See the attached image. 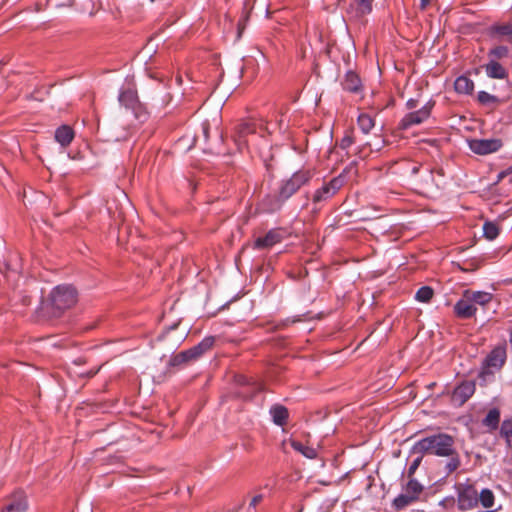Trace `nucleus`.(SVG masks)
Here are the masks:
<instances>
[{
    "mask_svg": "<svg viewBox=\"0 0 512 512\" xmlns=\"http://www.w3.org/2000/svg\"><path fill=\"white\" fill-rule=\"evenodd\" d=\"M485 71L488 77L494 79H505L508 76L506 69L494 60L485 65Z\"/></svg>",
    "mask_w": 512,
    "mask_h": 512,
    "instance_id": "obj_17",
    "label": "nucleus"
},
{
    "mask_svg": "<svg viewBox=\"0 0 512 512\" xmlns=\"http://www.w3.org/2000/svg\"><path fill=\"white\" fill-rule=\"evenodd\" d=\"M353 143L354 138L350 133H348L341 139L339 146L341 149L345 150L349 148Z\"/></svg>",
    "mask_w": 512,
    "mask_h": 512,
    "instance_id": "obj_37",
    "label": "nucleus"
},
{
    "mask_svg": "<svg viewBox=\"0 0 512 512\" xmlns=\"http://www.w3.org/2000/svg\"><path fill=\"white\" fill-rule=\"evenodd\" d=\"M468 144L471 151L478 155L497 152L503 145L502 140L499 138L471 139Z\"/></svg>",
    "mask_w": 512,
    "mask_h": 512,
    "instance_id": "obj_8",
    "label": "nucleus"
},
{
    "mask_svg": "<svg viewBox=\"0 0 512 512\" xmlns=\"http://www.w3.org/2000/svg\"><path fill=\"white\" fill-rule=\"evenodd\" d=\"M507 169L499 174V179L503 178L504 176L508 175Z\"/></svg>",
    "mask_w": 512,
    "mask_h": 512,
    "instance_id": "obj_43",
    "label": "nucleus"
},
{
    "mask_svg": "<svg viewBox=\"0 0 512 512\" xmlns=\"http://www.w3.org/2000/svg\"><path fill=\"white\" fill-rule=\"evenodd\" d=\"M477 99L480 104L487 106L498 103V98L486 91H480L478 93Z\"/></svg>",
    "mask_w": 512,
    "mask_h": 512,
    "instance_id": "obj_32",
    "label": "nucleus"
},
{
    "mask_svg": "<svg viewBox=\"0 0 512 512\" xmlns=\"http://www.w3.org/2000/svg\"><path fill=\"white\" fill-rule=\"evenodd\" d=\"M203 131H204L205 136L207 137L208 127L206 125L203 126Z\"/></svg>",
    "mask_w": 512,
    "mask_h": 512,
    "instance_id": "obj_44",
    "label": "nucleus"
},
{
    "mask_svg": "<svg viewBox=\"0 0 512 512\" xmlns=\"http://www.w3.org/2000/svg\"><path fill=\"white\" fill-rule=\"evenodd\" d=\"M358 126L364 134H368L375 126V122L370 115L362 113L358 116Z\"/></svg>",
    "mask_w": 512,
    "mask_h": 512,
    "instance_id": "obj_25",
    "label": "nucleus"
},
{
    "mask_svg": "<svg viewBox=\"0 0 512 512\" xmlns=\"http://www.w3.org/2000/svg\"><path fill=\"white\" fill-rule=\"evenodd\" d=\"M464 292L470 298L475 307H477V305L485 306L492 300V294L488 292L472 290H465Z\"/></svg>",
    "mask_w": 512,
    "mask_h": 512,
    "instance_id": "obj_18",
    "label": "nucleus"
},
{
    "mask_svg": "<svg viewBox=\"0 0 512 512\" xmlns=\"http://www.w3.org/2000/svg\"><path fill=\"white\" fill-rule=\"evenodd\" d=\"M419 169H420V166H413L412 169H411V173L412 174H417L419 172Z\"/></svg>",
    "mask_w": 512,
    "mask_h": 512,
    "instance_id": "obj_41",
    "label": "nucleus"
},
{
    "mask_svg": "<svg viewBox=\"0 0 512 512\" xmlns=\"http://www.w3.org/2000/svg\"><path fill=\"white\" fill-rule=\"evenodd\" d=\"M454 451L453 437L443 433L420 439L412 447L414 453H426L440 457L451 455Z\"/></svg>",
    "mask_w": 512,
    "mask_h": 512,
    "instance_id": "obj_1",
    "label": "nucleus"
},
{
    "mask_svg": "<svg viewBox=\"0 0 512 512\" xmlns=\"http://www.w3.org/2000/svg\"><path fill=\"white\" fill-rule=\"evenodd\" d=\"M434 104L435 103L433 101H428L420 109L406 114L401 120V128L408 129L411 126L423 123L430 117Z\"/></svg>",
    "mask_w": 512,
    "mask_h": 512,
    "instance_id": "obj_7",
    "label": "nucleus"
},
{
    "mask_svg": "<svg viewBox=\"0 0 512 512\" xmlns=\"http://www.w3.org/2000/svg\"><path fill=\"white\" fill-rule=\"evenodd\" d=\"M422 461V456H418L417 458H415L412 463L410 464L409 468H408V471H407V475H408V478H412L414 473L416 472V470L418 469L420 463Z\"/></svg>",
    "mask_w": 512,
    "mask_h": 512,
    "instance_id": "obj_36",
    "label": "nucleus"
},
{
    "mask_svg": "<svg viewBox=\"0 0 512 512\" xmlns=\"http://www.w3.org/2000/svg\"><path fill=\"white\" fill-rule=\"evenodd\" d=\"M128 95V93L124 92V93H121L120 96H119V100L120 102L123 101V99Z\"/></svg>",
    "mask_w": 512,
    "mask_h": 512,
    "instance_id": "obj_42",
    "label": "nucleus"
},
{
    "mask_svg": "<svg viewBox=\"0 0 512 512\" xmlns=\"http://www.w3.org/2000/svg\"><path fill=\"white\" fill-rule=\"evenodd\" d=\"M501 434L505 437L508 446L512 448V420H505L502 423Z\"/></svg>",
    "mask_w": 512,
    "mask_h": 512,
    "instance_id": "obj_33",
    "label": "nucleus"
},
{
    "mask_svg": "<svg viewBox=\"0 0 512 512\" xmlns=\"http://www.w3.org/2000/svg\"><path fill=\"white\" fill-rule=\"evenodd\" d=\"M475 392L473 381H464L452 392L451 401L455 406H462Z\"/></svg>",
    "mask_w": 512,
    "mask_h": 512,
    "instance_id": "obj_10",
    "label": "nucleus"
},
{
    "mask_svg": "<svg viewBox=\"0 0 512 512\" xmlns=\"http://www.w3.org/2000/svg\"><path fill=\"white\" fill-rule=\"evenodd\" d=\"M27 509V502L24 496L18 495L11 503L5 506L2 512H24Z\"/></svg>",
    "mask_w": 512,
    "mask_h": 512,
    "instance_id": "obj_22",
    "label": "nucleus"
},
{
    "mask_svg": "<svg viewBox=\"0 0 512 512\" xmlns=\"http://www.w3.org/2000/svg\"><path fill=\"white\" fill-rule=\"evenodd\" d=\"M312 175L311 170L301 169L296 171L289 179L283 181L280 186L283 198L289 199L292 197L302 186L309 183Z\"/></svg>",
    "mask_w": 512,
    "mask_h": 512,
    "instance_id": "obj_4",
    "label": "nucleus"
},
{
    "mask_svg": "<svg viewBox=\"0 0 512 512\" xmlns=\"http://www.w3.org/2000/svg\"><path fill=\"white\" fill-rule=\"evenodd\" d=\"M342 185L343 179L339 176L331 179L329 182L324 183L320 188H318L312 197L314 204L313 212H317L319 210L318 204L332 198L340 190Z\"/></svg>",
    "mask_w": 512,
    "mask_h": 512,
    "instance_id": "obj_6",
    "label": "nucleus"
},
{
    "mask_svg": "<svg viewBox=\"0 0 512 512\" xmlns=\"http://www.w3.org/2000/svg\"><path fill=\"white\" fill-rule=\"evenodd\" d=\"M255 132H256V128L253 123L244 122L237 126L235 143L237 144V146L240 150H242L244 147L247 146V144H248L247 137L250 134H254Z\"/></svg>",
    "mask_w": 512,
    "mask_h": 512,
    "instance_id": "obj_13",
    "label": "nucleus"
},
{
    "mask_svg": "<svg viewBox=\"0 0 512 512\" xmlns=\"http://www.w3.org/2000/svg\"><path fill=\"white\" fill-rule=\"evenodd\" d=\"M270 414L276 425L283 426L288 419V410L282 405H275L270 409Z\"/></svg>",
    "mask_w": 512,
    "mask_h": 512,
    "instance_id": "obj_20",
    "label": "nucleus"
},
{
    "mask_svg": "<svg viewBox=\"0 0 512 512\" xmlns=\"http://www.w3.org/2000/svg\"><path fill=\"white\" fill-rule=\"evenodd\" d=\"M431 3V0H420V9L425 10Z\"/></svg>",
    "mask_w": 512,
    "mask_h": 512,
    "instance_id": "obj_40",
    "label": "nucleus"
},
{
    "mask_svg": "<svg viewBox=\"0 0 512 512\" xmlns=\"http://www.w3.org/2000/svg\"><path fill=\"white\" fill-rule=\"evenodd\" d=\"M342 86L344 90L349 92H357L361 86L359 76L353 71H348L342 81Z\"/></svg>",
    "mask_w": 512,
    "mask_h": 512,
    "instance_id": "obj_19",
    "label": "nucleus"
},
{
    "mask_svg": "<svg viewBox=\"0 0 512 512\" xmlns=\"http://www.w3.org/2000/svg\"><path fill=\"white\" fill-rule=\"evenodd\" d=\"M373 3L374 0H350L347 13L351 18L359 20L372 12Z\"/></svg>",
    "mask_w": 512,
    "mask_h": 512,
    "instance_id": "obj_9",
    "label": "nucleus"
},
{
    "mask_svg": "<svg viewBox=\"0 0 512 512\" xmlns=\"http://www.w3.org/2000/svg\"><path fill=\"white\" fill-rule=\"evenodd\" d=\"M433 294L434 292L432 288L428 286H423L416 292L415 298L419 302L427 303L431 300Z\"/></svg>",
    "mask_w": 512,
    "mask_h": 512,
    "instance_id": "obj_31",
    "label": "nucleus"
},
{
    "mask_svg": "<svg viewBox=\"0 0 512 512\" xmlns=\"http://www.w3.org/2000/svg\"><path fill=\"white\" fill-rule=\"evenodd\" d=\"M499 421H500V412L498 409L494 408L488 412L483 423L486 426L495 429V428H497Z\"/></svg>",
    "mask_w": 512,
    "mask_h": 512,
    "instance_id": "obj_29",
    "label": "nucleus"
},
{
    "mask_svg": "<svg viewBox=\"0 0 512 512\" xmlns=\"http://www.w3.org/2000/svg\"><path fill=\"white\" fill-rule=\"evenodd\" d=\"M262 500V496L261 495H257L255 497H253V499L251 500V503H250V506H256L258 503H260Z\"/></svg>",
    "mask_w": 512,
    "mask_h": 512,
    "instance_id": "obj_39",
    "label": "nucleus"
},
{
    "mask_svg": "<svg viewBox=\"0 0 512 512\" xmlns=\"http://www.w3.org/2000/svg\"><path fill=\"white\" fill-rule=\"evenodd\" d=\"M287 200V198H283L282 191L279 188L277 193L268 194L263 198L261 201V207L263 211L273 213L280 210Z\"/></svg>",
    "mask_w": 512,
    "mask_h": 512,
    "instance_id": "obj_11",
    "label": "nucleus"
},
{
    "mask_svg": "<svg viewBox=\"0 0 512 512\" xmlns=\"http://www.w3.org/2000/svg\"><path fill=\"white\" fill-rule=\"evenodd\" d=\"M490 55L497 59H502L508 55V48L506 46H497L490 51Z\"/></svg>",
    "mask_w": 512,
    "mask_h": 512,
    "instance_id": "obj_35",
    "label": "nucleus"
},
{
    "mask_svg": "<svg viewBox=\"0 0 512 512\" xmlns=\"http://www.w3.org/2000/svg\"><path fill=\"white\" fill-rule=\"evenodd\" d=\"M457 505L462 511H468L478 506V491L469 483H459L456 485Z\"/></svg>",
    "mask_w": 512,
    "mask_h": 512,
    "instance_id": "obj_5",
    "label": "nucleus"
},
{
    "mask_svg": "<svg viewBox=\"0 0 512 512\" xmlns=\"http://www.w3.org/2000/svg\"><path fill=\"white\" fill-rule=\"evenodd\" d=\"M456 92L461 94H470L474 90L473 81L466 76H459L454 83Z\"/></svg>",
    "mask_w": 512,
    "mask_h": 512,
    "instance_id": "obj_21",
    "label": "nucleus"
},
{
    "mask_svg": "<svg viewBox=\"0 0 512 512\" xmlns=\"http://www.w3.org/2000/svg\"><path fill=\"white\" fill-rule=\"evenodd\" d=\"M50 300L55 314L60 315L76 304L78 300L77 291L70 285H59L52 290Z\"/></svg>",
    "mask_w": 512,
    "mask_h": 512,
    "instance_id": "obj_2",
    "label": "nucleus"
},
{
    "mask_svg": "<svg viewBox=\"0 0 512 512\" xmlns=\"http://www.w3.org/2000/svg\"><path fill=\"white\" fill-rule=\"evenodd\" d=\"M507 173H512V165L507 168Z\"/></svg>",
    "mask_w": 512,
    "mask_h": 512,
    "instance_id": "obj_45",
    "label": "nucleus"
},
{
    "mask_svg": "<svg viewBox=\"0 0 512 512\" xmlns=\"http://www.w3.org/2000/svg\"><path fill=\"white\" fill-rule=\"evenodd\" d=\"M282 240V235L278 229L268 231L264 236L258 237L254 242V248L266 249L279 243Z\"/></svg>",
    "mask_w": 512,
    "mask_h": 512,
    "instance_id": "obj_14",
    "label": "nucleus"
},
{
    "mask_svg": "<svg viewBox=\"0 0 512 512\" xmlns=\"http://www.w3.org/2000/svg\"><path fill=\"white\" fill-rule=\"evenodd\" d=\"M406 106L408 109L412 110L417 107V100L415 99H409L406 103Z\"/></svg>",
    "mask_w": 512,
    "mask_h": 512,
    "instance_id": "obj_38",
    "label": "nucleus"
},
{
    "mask_svg": "<svg viewBox=\"0 0 512 512\" xmlns=\"http://www.w3.org/2000/svg\"><path fill=\"white\" fill-rule=\"evenodd\" d=\"M477 307H475L470 298L465 294L454 305V312L459 318L468 319L475 315Z\"/></svg>",
    "mask_w": 512,
    "mask_h": 512,
    "instance_id": "obj_12",
    "label": "nucleus"
},
{
    "mask_svg": "<svg viewBox=\"0 0 512 512\" xmlns=\"http://www.w3.org/2000/svg\"><path fill=\"white\" fill-rule=\"evenodd\" d=\"M423 489H424L423 485H421L417 480H415L413 478H409V481L406 484L403 491H405L407 494L411 495L416 500H418Z\"/></svg>",
    "mask_w": 512,
    "mask_h": 512,
    "instance_id": "obj_23",
    "label": "nucleus"
},
{
    "mask_svg": "<svg viewBox=\"0 0 512 512\" xmlns=\"http://www.w3.org/2000/svg\"><path fill=\"white\" fill-rule=\"evenodd\" d=\"M213 344L214 337H206L194 347L176 354L172 358L171 363L172 365H180L183 363L195 361L199 357H201L205 352L210 350Z\"/></svg>",
    "mask_w": 512,
    "mask_h": 512,
    "instance_id": "obj_3",
    "label": "nucleus"
},
{
    "mask_svg": "<svg viewBox=\"0 0 512 512\" xmlns=\"http://www.w3.org/2000/svg\"><path fill=\"white\" fill-rule=\"evenodd\" d=\"M446 457H448L449 460L445 464V470H446V474L449 475L459 468V466L461 464V460H460L459 454L457 453L456 450L454 451L453 454L447 455Z\"/></svg>",
    "mask_w": 512,
    "mask_h": 512,
    "instance_id": "obj_28",
    "label": "nucleus"
},
{
    "mask_svg": "<svg viewBox=\"0 0 512 512\" xmlns=\"http://www.w3.org/2000/svg\"><path fill=\"white\" fill-rule=\"evenodd\" d=\"M74 139V131L68 125H62L55 131V140L62 146L67 147Z\"/></svg>",
    "mask_w": 512,
    "mask_h": 512,
    "instance_id": "obj_16",
    "label": "nucleus"
},
{
    "mask_svg": "<svg viewBox=\"0 0 512 512\" xmlns=\"http://www.w3.org/2000/svg\"><path fill=\"white\" fill-rule=\"evenodd\" d=\"M494 494L490 489H483L478 493V503L480 502L484 508H491L494 505Z\"/></svg>",
    "mask_w": 512,
    "mask_h": 512,
    "instance_id": "obj_26",
    "label": "nucleus"
},
{
    "mask_svg": "<svg viewBox=\"0 0 512 512\" xmlns=\"http://www.w3.org/2000/svg\"><path fill=\"white\" fill-rule=\"evenodd\" d=\"M415 501H417V500L414 497H412L411 495H409L405 491H403L400 495H398L394 499L393 506L397 510H402L405 507L409 506L410 504L414 503Z\"/></svg>",
    "mask_w": 512,
    "mask_h": 512,
    "instance_id": "obj_24",
    "label": "nucleus"
},
{
    "mask_svg": "<svg viewBox=\"0 0 512 512\" xmlns=\"http://www.w3.org/2000/svg\"><path fill=\"white\" fill-rule=\"evenodd\" d=\"M291 445L294 448V450L300 452L309 459H314L317 456V451L314 448L305 446L301 442L293 441Z\"/></svg>",
    "mask_w": 512,
    "mask_h": 512,
    "instance_id": "obj_27",
    "label": "nucleus"
},
{
    "mask_svg": "<svg viewBox=\"0 0 512 512\" xmlns=\"http://www.w3.org/2000/svg\"><path fill=\"white\" fill-rule=\"evenodd\" d=\"M483 234L488 240H494L499 235V228L493 222H485L483 225Z\"/></svg>",
    "mask_w": 512,
    "mask_h": 512,
    "instance_id": "obj_30",
    "label": "nucleus"
},
{
    "mask_svg": "<svg viewBox=\"0 0 512 512\" xmlns=\"http://www.w3.org/2000/svg\"><path fill=\"white\" fill-rule=\"evenodd\" d=\"M494 31L502 36L512 35V21L495 26Z\"/></svg>",
    "mask_w": 512,
    "mask_h": 512,
    "instance_id": "obj_34",
    "label": "nucleus"
},
{
    "mask_svg": "<svg viewBox=\"0 0 512 512\" xmlns=\"http://www.w3.org/2000/svg\"><path fill=\"white\" fill-rule=\"evenodd\" d=\"M506 359V351L503 348H495L493 349L490 354L485 359V364L487 367L492 368H501L503 364L505 363Z\"/></svg>",
    "mask_w": 512,
    "mask_h": 512,
    "instance_id": "obj_15",
    "label": "nucleus"
}]
</instances>
